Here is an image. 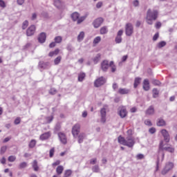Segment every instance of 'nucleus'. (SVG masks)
<instances>
[{"label":"nucleus","mask_w":177,"mask_h":177,"mask_svg":"<svg viewBox=\"0 0 177 177\" xmlns=\"http://www.w3.org/2000/svg\"><path fill=\"white\" fill-rule=\"evenodd\" d=\"M158 19V10L148 9L146 15V23L149 26H153V21H156Z\"/></svg>","instance_id":"nucleus-1"},{"label":"nucleus","mask_w":177,"mask_h":177,"mask_svg":"<svg viewBox=\"0 0 177 177\" xmlns=\"http://www.w3.org/2000/svg\"><path fill=\"white\" fill-rule=\"evenodd\" d=\"M118 140L120 145H123V146H127V147H133V145H135V140L131 136L125 138L120 136L118 138Z\"/></svg>","instance_id":"nucleus-2"},{"label":"nucleus","mask_w":177,"mask_h":177,"mask_svg":"<svg viewBox=\"0 0 177 177\" xmlns=\"http://www.w3.org/2000/svg\"><path fill=\"white\" fill-rule=\"evenodd\" d=\"M174 162H166L165 167L161 171V174L162 175H167V174H168L169 171H172V169H174Z\"/></svg>","instance_id":"nucleus-3"},{"label":"nucleus","mask_w":177,"mask_h":177,"mask_svg":"<svg viewBox=\"0 0 177 177\" xmlns=\"http://www.w3.org/2000/svg\"><path fill=\"white\" fill-rule=\"evenodd\" d=\"M125 33L127 37H131L133 34V25L131 23H128L125 26Z\"/></svg>","instance_id":"nucleus-4"},{"label":"nucleus","mask_w":177,"mask_h":177,"mask_svg":"<svg viewBox=\"0 0 177 177\" xmlns=\"http://www.w3.org/2000/svg\"><path fill=\"white\" fill-rule=\"evenodd\" d=\"M106 80L104 77H98L94 82V86H95V88H99L100 86L104 85L106 84Z\"/></svg>","instance_id":"nucleus-5"},{"label":"nucleus","mask_w":177,"mask_h":177,"mask_svg":"<svg viewBox=\"0 0 177 177\" xmlns=\"http://www.w3.org/2000/svg\"><path fill=\"white\" fill-rule=\"evenodd\" d=\"M118 115L120 118H125L128 115V111H127V108L125 106H120L118 108Z\"/></svg>","instance_id":"nucleus-6"},{"label":"nucleus","mask_w":177,"mask_h":177,"mask_svg":"<svg viewBox=\"0 0 177 177\" xmlns=\"http://www.w3.org/2000/svg\"><path fill=\"white\" fill-rule=\"evenodd\" d=\"M80 129H81V125H80V124H76L73 127L72 134L74 138H77V136H78V133H80Z\"/></svg>","instance_id":"nucleus-7"},{"label":"nucleus","mask_w":177,"mask_h":177,"mask_svg":"<svg viewBox=\"0 0 177 177\" xmlns=\"http://www.w3.org/2000/svg\"><path fill=\"white\" fill-rule=\"evenodd\" d=\"M35 26L32 25L26 30L27 37H32L35 34Z\"/></svg>","instance_id":"nucleus-8"},{"label":"nucleus","mask_w":177,"mask_h":177,"mask_svg":"<svg viewBox=\"0 0 177 177\" xmlns=\"http://www.w3.org/2000/svg\"><path fill=\"white\" fill-rule=\"evenodd\" d=\"M106 107H103L100 109V118H101V122L104 124L106 122Z\"/></svg>","instance_id":"nucleus-9"},{"label":"nucleus","mask_w":177,"mask_h":177,"mask_svg":"<svg viewBox=\"0 0 177 177\" xmlns=\"http://www.w3.org/2000/svg\"><path fill=\"white\" fill-rule=\"evenodd\" d=\"M102 23H103V18L102 17L97 18L95 20L93 21V26L94 28H99V27L102 26Z\"/></svg>","instance_id":"nucleus-10"},{"label":"nucleus","mask_w":177,"mask_h":177,"mask_svg":"<svg viewBox=\"0 0 177 177\" xmlns=\"http://www.w3.org/2000/svg\"><path fill=\"white\" fill-rule=\"evenodd\" d=\"M122 34H124V30H120L118 33H117V36L115 39V41L116 44H121V42H122Z\"/></svg>","instance_id":"nucleus-11"},{"label":"nucleus","mask_w":177,"mask_h":177,"mask_svg":"<svg viewBox=\"0 0 177 177\" xmlns=\"http://www.w3.org/2000/svg\"><path fill=\"white\" fill-rule=\"evenodd\" d=\"M39 67L41 70H46V68H49V67H50V63L41 61L39 62Z\"/></svg>","instance_id":"nucleus-12"},{"label":"nucleus","mask_w":177,"mask_h":177,"mask_svg":"<svg viewBox=\"0 0 177 177\" xmlns=\"http://www.w3.org/2000/svg\"><path fill=\"white\" fill-rule=\"evenodd\" d=\"M58 138H59V140L61 142H62L63 145L67 144V137H66V134L64 133H58Z\"/></svg>","instance_id":"nucleus-13"},{"label":"nucleus","mask_w":177,"mask_h":177,"mask_svg":"<svg viewBox=\"0 0 177 177\" xmlns=\"http://www.w3.org/2000/svg\"><path fill=\"white\" fill-rule=\"evenodd\" d=\"M161 133L165 142L168 143V142H169V133H168V131H167V129H162Z\"/></svg>","instance_id":"nucleus-14"},{"label":"nucleus","mask_w":177,"mask_h":177,"mask_svg":"<svg viewBox=\"0 0 177 177\" xmlns=\"http://www.w3.org/2000/svg\"><path fill=\"white\" fill-rule=\"evenodd\" d=\"M109 67H110V64H109V61L104 60L102 62L101 68L102 71H107Z\"/></svg>","instance_id":"nucleus-15"},{"label":"nucleus","mask_w":177,"mask_h":177,"mask_svg":"<svg viewBox=\"0 0 177 177\" xmlns=\"http://www.w3.org/2000/svg\"><path fill=\"white\" fill-rule=\"evenodd\" d=\"M154 113H156V111L153 106H150L145 111L146 115H154Z\"/></svg>","instance_id":"nucleus-16"},{"label":"nucleus","mask_w":177,"mask_h":177,"mask_svg":"<svg viewBox=\"0 0 177 177\" xmlns=\"http://www.w3.org/2000/svg\"><path fill=\"white\" fill-rule=\"evenodd\" d=\"M38 41L40 44H44L46 41V34L45 32H41L39 35Z\"/></svg>","instance_id":"nucleus-17"},{"label":"nucleus","mask_w":177,"mask_h":177,"mask_svg":"<svg viewBox=\"0 0 177 177\" xmlns=\"http://www.w3.org/2000/svg\"><path fill=\"white\" fill-rule=\"evenodd\" d=\"M144 91H149L150 90V82H149V80L145 79L143 81V86H142Z\"/></svg>","instance_id":"nucleus-18"},{"label":"nucleus","mask_w":177,"mask_h":177,"mask_svg":"<svg viewBox=\"0 0 177 177\" xmlns=\"http://www.w3.org/2000/svg\"><path fill=\"white\" fill-rule=\"evenodd\" d=\"M86 138V134L84 133H80L77 136V142L78 143H82L84 142V139Z\"/></svg>","instance_id":"nucleus-19"},{"label":"nucleus","mask_w":177,"mask_h":177,"mask_svg":"<svg viewBox=\"0 0 177 177\" xmlns=\"http://www.w3.org/2000/svg\"><path fill=\"white\" fill-rule=\"evenodd\" d=\"M131 92V90L128 88H119L118 93L120 95H128Z\"/></svg>","instance_id":"nucleus-20"},{"label":"nucleus","mask_w":177,"mask_h":177,"mask_svg":"<svg viewBox=\"0 0 177 177\" xmlns=\"http://www.w3.org/2000/svg\"><path fill=\"white\" fill-rule=\"evenodd\" d=\"M50 138V133L49 132L44 133L40 136L41 140H46Z\"/></svg>","instance_id":"nucleus-21"},{"label":"nucleus","mask_w":177,"mask_h":177,"mask_svg":"<svg viewBox=\"0 0 177 177\" xmlns=\"http://www.w3.org/2000/svg\"><path fill=\"white\" fill-rule=\"evenodd\" d=\"M71 18L73 21H77L80 19V13L75 12L71 15Z\"/></svg>","instance_id":"nucleus-22"},{"label":"nucleus","mask_w":177,"mask_h":177,"mask_svg":"<svg viewBox=\"0 0 177 177\" xmlns=\"http://www.w3.org/2000/svg\"><path fill=\"white\" fill-rule=\"evenodd\" d=\"M84 37H85V32L84 31L80 32L77 36L78 42H81V41L84 40Z\"/></svg>","instance_id":"nucleus-23"},{"label":"nucleus","mask_w":177,"mask_h":177,"mask_svg":"<svg viewBox=\"0 0 177 177\" xmlns=\"http://www.w3.org/2000/svg\"><path fill=\"white\" fill-rule=\"evenodd\" d=\"M59 52H60V50H59V48H57L54 51L50 52L48 55L50 56V57H53V56H56L59 55Z\"/></svg>","instance_id":"nucleus-24"},{"label":"nucleus","mask_w":177,"mask_h":177,"mask_svg":"<svg viewBox=\"0 0 177 177\" xmlns=\"http://www.w3.org/2000/svg\"><path fill=\"white\" fill-rule=\"evenodd\" d=\"M64 170V167H63V166L60 165L57 167L56 172H57V175H62V174H63Z\"/></svg>","instance_id":"nucleus-25"},{"label":"nucleus","mask_w":177,"mask_h":177,"mask_svg":"<svg viewBox=\"0 0 177 177\" xmlns=\"http://www.w3.org/2000/svg\"><path fill=\"white\" fill-rule=\"evenodd\" d=\"M165 120L163 119H158L157 122V126L158 127H165Z\"/></svg>","instance_id":"nucleus-26"},{"label":"nucleus","mask_w":177,"mask_h":177,"mask_svg":"<svg viewBox=\"0 0 177 177\" xmlns=\"http://www.w3.org/2000/svg\"><path fill=\"white\" fill-rule=\"evenodd\" d=\"M32 167L36 172L39 169V167H38V162L37 160L33 161Z\"/></svg>","instance_id":"nucleus-27"},{"label":"nucleus","mask_w":177,"mask_h":177,"mask_svg":"<svg viewBox=\"0 0 177 177\" xmlns=\"http://www.w3.org/2000/svg\"><path fill=\"white\" fill-rule=\"evenodd\" d=\"M140 81H142V78L140 77H136L134 80V88H138L139 84H140Z\"/></svg>","instance_id":"nucleus-28"},{"label":"nucleus","mask_w":177,"mask_h":177,"mask_svg":"<svg viewBox=\"0 0 177 177\" xmlns=\"http://www.w3.org/2000/svg\"><path fill=\"white\" fill-rule=\"evenodd\" d=\"M85 77H86L85 73H80L79 74V75H78V81H79L80 82H82L84 81Z\"/></svg>","instance_id":"nucleus-29"},{"label":"nucleus","mask_w":177,"mask_h":177,"mask_svg":"<svg viewBox=\"0 0 177 177\" xmlns=\"http://www.w3.org/2000/svg\"><path fill=\"white\" fill-rule=\"evenodd\" d=\"M54 41L55 44H61L62 41H63V37L61 36H57L55 37Z\"/></svg>","instance_id":"nucleus-30"},{"label":"nucleus","mask_w":177,"mask_h":177,"mask_svg":"<svg viewBox=\"0 0 177 177\" xmlns=\"http://www.w3.org/2000/svg\"><path fill=\"white\" fill-rule=\"evenodd\" d=\"M100 54H97L93 59V62H94V64H97L99 63V60H100Z\"/></svg>","instance_id":"nucleus-31"},{"label":"nucleus","mask_w":177,"mask_h":177,"mask_svg":"<svg viewBox=\"0 0 177 177\" xmlns=\"http://www.w3.org/2000/svg\"><path fill=\"white\" fill-rule=\"evenodd\" d=\"M107 32H109V30H107L106 26H104V27L101 28L100 34H102L103 35L104 34H107Z\"/></svg>","instance_id":"nucleus-32"},{"label":"nucleus","mask_w":177,"mask_h":177,"mask_svg":"<svg viewBox=\"0 0 177 177\" xmlns=\"http://www.w3.org/2000/svg\"><path fill=\"white\" fill-rule=\"evenodd\" d=\"M87 17L88 15H84L80 17H79V18L77 19V24H81V23H82V21H84Z\"/></svg>","instance_id":"nucleus-33"},{"label":"nucleus","mask_w":177,"mask_h":177,"mask_svg":"<svg viewBox=\"0 0 177 177\" xmlns=\"http://www.w3.org/2000/svg\"><path fill=\"white\" fill-rule=\"evenodd\" d=\"M152 92H153V97H154V99H156V97H157L158 96L160 91L158 90H157V88H153L152 90Z\"/></svg>","instance_id":"nucleus-34"},{"label":"nucleus","mask_w":177,"mask_h":177,"mask_svg":"<svg viewBox=\"0 0 177 177\" xmlns=\"http://www.w3.org/2000/svg\"><path fill=\"white\" fill-rule=\"evenodd\" d=\"M24 168H27V162H22L19 165V169H23Z\"/></svg>","instance_id":"nucleus-35"},{"label":"nucleus","mask_w":177,"mask_h":177,"mask_svg":"<svg viewBox=\"0 0 177 177\" xmlns=\"http://www.w3.org/2000/svg\"><path fill=\"white\" fill-rule=\"evenodd\" d=\"M165 45H167V42H165V41H160L158 44V48H159V49H161V48H164Z\"/></svg>","instance_id":"nucleus-36"},{"label":"nucleus","mask_w":177,"mask_h":177,"mask_svg":"<svg viewBox=\"0 0 177 177\" xmlns=\"http://www.w3.org/2000/svg\"><path fill=\"white\" fill-rule=\"evenodd\" d=\"M37 144V142L35 141V140H32L30 143H29V147L30 149H32L35 147V145Z\"/></svg>","instance_id":"nucleus-37"},{"label":"nucleus","mask_w":177,"mask_h":177,"mask_svg":"<svg viewBox=\"0 0 177 177\" xmlns=\"http://www.w3.org/2000/svg\"><path fill=\"white\" fill-rule=\"evenodd\" d=\"M54 5L56 8H60V6H62V1L60 0H55L54 1Z\"/></svg>","instance_id":"nucleus-38"},{"label":"nucleus","mask_w":177,"mask_h":177,"mask_svg":"<svg viewBox=\"0 0 177 177\" xmlns=\"http://www.w3.org/2000/svg\"><path fill=\"white\" fill-rule=\"evenodd\" d=\"M7 149H8V147L7 146L1 147V149H0V153L1 154H5V153L6 152Z\"/></svg>","instance_id":"nucleus-39"},{"label":"nucleus","mask_w":177,"mask_h":177,"mask_svg":"<svg viewBox=\"0 0 177 177\" xmlns=\"http://www.w3.org/2000/svg\"><path fill=\"white\" fill-rule=\"evenodd\" d=\"M60 62H62V57L61 56L57 57L54 60V63H55V65L59 64L60 63Z\"/></svg>","instance_id":"nucleus-40"},{"label":"nucleus","mask_w":177,"mask_h":177,"mask_svg":"<svg viewBox=\"0 0 177 177\" xmlns=\"http://www.w3.org/2000/svg\"><path fill=\"white\" fill-rule=\"evenodd\" d=\"M113 64H114V62L113 61H111L110 62L109 66L111 67V72L112 73H115V71L116 70L115 66H114Z\"/></svg>","instance_id":"nucleus-41"},{"label":"nucleus","mask_w":177,"mask_h":177,"mask_svg":"<svg viewBox=\"0 0 177 177\" xmlns=\"http://www.w3.org/2000/svg\"><path fill=\"white\" fill-rule=\"evenodd\" d=\"M93 172H100V169L99 168V165H95L92 168Z\"/></svg>","instance_id":"nucleus-42"},{"label":"nucleus","mask_w":177,"mask_h":177,"mask_svg":"<svg viewBox=\"0 0 177 177\" xmlns=\"http://www.w3.org/2000/svg\"><path fill=\"white\" fill-rule=\"evenodd\" d=\"M28 27V21L26 20L22 24V30H26Z\"/></svg>","instance_id":"nucleus-43"},{"label":"nucleus","mask_w":177,"mask_h":177,"mask_svg":"<svg viewBox=\"0 0 177 177\" xmlns=\"http://www.w3.org/2000/svg\"><path fill=\"white\" fill-rule=\"evenodd\" d=\"M152 84L153 85H156L157 86H160L161 85V82L157 80H153Z\"/></svg>","instance_id":"nucleus-44"},{"label":"nucleus","mask_w":177,"mask_h":177,"mask_svg":"<svg viewBox=\"0 0 177 177\" xmlns=\"http://www.w3.org/2000/svg\"><path fill=\"white\" fill-rule=\"evenodd\" d=\"M102 40V38L100 37H97L94 39L93 40V44H99V42H100V41Z\"/></svg>","instance_id":"nucleus-45"},{"label":"nucleus","mask_w":177,"mask_h":177,"mask_svg":"<svg viewBox=\"0 0 177 177\" xmlns=\"http://www.w3.org/2000/svg\"><path fill=\"white\" fill-rule=\"evenodd\" d=\"M8 161L10 162H14V161H16V156H10L8 157Z\"/></svg>","instance_id":"nucleus-46"},{"label":"nucleus","mask_w":177,"mask_h":177,"mask_svg":"<svg viewBox=\"0 0 177 177\" xmlns=\"http://www.w3.org/2000/svg\"><path fill=\"white\" fill-rule=\"evenodd\" d=\"M49 93L50 95H56V93H57V90H56V88H51L49 91Z\"/></svg>","instance_id":"nucleus-47"},{"label":"nucleus","mask_w":177,"mask_h":177,"mask_svg":"<svg viewBox=\"0 0 177 177\" xmlns=\"http://www.w3.org/2000/svg\"><path fill=\"white\" fill-rule=\"evenodd\" d=\"M71 174H73V171H71V170H70V169L66 170L65 171L64 176L68 177V176H70L71 175Z\"/></svg>","instance_id":"nucleus-48"},{"label":"nucleus","mask_w":177,"mask_h":177,"mask_svg":"<svg viewBox=\"0 0 177 177\" xmlns=\"http://www.w3.org/2000/svg\"><path fill=\"white\" fill-rule=\"evenodd\" d=\"M145 125H148V127H151V125H153V124L151 123V121L149 119L145 120Z\"/></svg>","instance_id":"nucleus-49"},{"label":"nucleus","mask_w":177,"mask_h":177,"mask_svg":"<svg viewBox=\"0 0 177 177\" xmlns=\"http://www.w3.org/2000/svg\"><path fill=\"white\" fill-rule=\"evenodd\" d=\"M160 149L162 150V151L165 150L166 151H168V147H164V145H162V142H161L160 144Z\"/></svg>","instance_id":"nucleus-50"},{"label":"nucleus","mask_w":177,"mask_h":177,"mask_svg":"<svg viewBox=\"0 0 177 177\" xmlns=\"http://www.w3.org/2000/svg\"><path fill=\"white\" fill-rule=\"evenodd\" d=\"M137 160H142V158H145V156L142 153H139L136 156Z\"/></svg>","instance_id":"nucleus-51"},{"label":"nucleus","mask_w":177,"mask_h":177,"mask_svg":"<svg viewBox=\"0 0 177 177\" xmlns=\"http://www.w3.org/2000/svg\"><path fill=\"white\" fill-rule=\"evenodd\" d=\"M55 154V148H52L50 150V158H52V157H53Z\"/></svg>","instance_id":"nucleus-52"},{"label":"nucleus","mask_w":177,"mask_h":177,"mask_svg":"<svg viewBox=\"0 0 177 177\" xmlns=\"http://www.w3.org/2000/svg\"><path fill=\"white\" fill-rule=\"evenodd\" d=\"M0 6L1 8H6V3H5V1L3 0H0Z\"/></svg>","instance_id":"nucleus-53"},{"label":"nucleus","mask_w":177,"mask_h":177,"mask_svg":"<svg viewBox=\"0 0 177 177\" xmlns=\"http://www.w3.org/2000/svg\"><path fill=\"white\" fill-rule=\"evenodd\" d=\"M21 120L20 119V118H17L14 122V124H15V125H19V124H20Z\"/></svg>","instance_id":"nucleus-54"},{"label":"nucleus","mask_w":177,"mask_h":177,"mask_svg":"<svg viewBox=\"0 0 177 177\" xmlns=\"http://www.w3.org/2000/svg\"><path fill=\"white\" fill-rule=\"evenodd\" d=\"M102 6H103V2H102V1H99V2L96 4V8H97V9H100V8H102Z\"/></svg>","instance_id":"nucleus-55"},{"label":"nucleus","mask_w":177,"mask_h":177,"mask_svg":"<svg viewBox=\"0 0 177 177\" xmlns=\"http://www.w3.org/2000/svg\"><path fill=\"white\" fill-rule=\"evenodd\" d=\"M161 26H162V24L161 22L160 21H157L155 24V27L156 28L158 29V28H161Z\"/></svg>","instance_id":"nucleus-56"},{"label":"nucleus","mask_w":177,"mask_h":177,"mask_svg":"<svg viewBox=\"0 0 177 177\" xmlns=\"http://www.w3.org/2000/svg\"><path fill=\"white\" fill-rule=\"evenodd\" d=\"M46 121H47L48 124H50V122L53 121V116L47 117Z\"/></svg>","instance_id":"nucleus-57"},{"label":"nucleus","mask_w":177,"mask_h":177,"mask_svg":"<svg viewBox=\"0 0 177 177\" xmlns=\"http://www.w3.org/2000/svg\"><path fill=\"white\" fill-rule=\"evenodd\" d=\"M160 165V157L158 156V159H157V161H156V171H158V169H159V166Z\"/></svg>","instance_id":"nucleus-58"},{"label":"nucleus","mask_w":177,"mask_h":177,"mask_svg":"<svg viewBox=\"0 0 177 177\" xmlns=\"http://www.w3.org/2000/svg\"><path fill=\"white\" fill-rule=\"evenodd\" d=\"M38 15H37V13L34 12L32 14V17H31V20H37V17Z\"/></svg>","instance_id":"nucleus-59"},{"label":"nucleus","mask_w":177,"mask_h":177,"mask_svg":"<svg viewBox=\"0 0 177 177\" xmlns=\"http://www.w3.org/2000/svg\"><path fill=\"white\" fill-rule=\"evenodd\" d=\"M149 133H151V134L156 133V128L151 127V129H149Z\"/></svg>","instance_id":"nucleus-60"},{"label":"nucleus","mask_w":177,"mask_h":177,"mask_svg":"<svg viewBox=\"0 0 177 177\" xmlns=\"http://www.w3.org/2000/svg\"><path fill=\"white\" fill-rule=\"evenodd\" d=\"M96 161H97L96 158L91 159L90 164H91L92 165H95V164H96Z\"/></svg>","instance_id":"nucleus-61"},{"label":"nucleus","mask_w":177,"mask_h":177,"mask_svg":"<svg viewBox=\"0 0 177 177\" xmlns=\"http://www.w3.org/2000/svg\"><path fill=\"white\" fill-rule=\"evenodd\" d=\"M55 46H56V43L55 41H53L49 44V48H55Z\"/></svg>","instance_id":"nucleus-62"},{"label":"nucleus","mask_w":177,"mask_h":177,"mask_svg":"<svg viewBox=\"0 0 177 177\" xmlns=\"http://www.w3.org/2000/svg\"><path fill=\"white\" fill-rule=\"evenodd\" d=\"M60 164V160H57L56 162L53 163V167H56L57 165H59Z\"/></svg>","instance_id":"nucleus-63"},{"label":"nucleus","mask_w":177,"mask_h":177,"mask_svg":"<svg viewBox=\"0 0 177 177\" xmlns=\"http://www.w3.org/2000/svg\"><path fill=\"white\" fill-rule=\"evenodd\" d=\"M158 33H156L154 35L153 37V41H157V39H158Z\"/></svg>","instance_id":"nucleus-64"}]
</instances>
